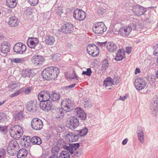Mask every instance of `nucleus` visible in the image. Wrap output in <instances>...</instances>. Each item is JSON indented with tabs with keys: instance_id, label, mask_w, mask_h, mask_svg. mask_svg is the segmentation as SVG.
Instances as JSON below:
<instances>
[{
	"instance_id": "obj_1",
	"label": "nucleus",
	"mask_w": 158,
	"mask_h": 158,
	"mask_svg": "<svg viewBox=\"0 0 158 158\" xmlns=\"http://www.w3.org/2000/svg\"><path fill=\"white\" fill-rule=\"evenodd\" d=\"M59 73L60 70L58 67L51 66L45 69L42 71V75L44 79L49 80L56 78Z\"/></svg>"
},
{
	"instance_id": "obj_2",
	"label": "nucleus",
	"mask_w": 158,
	"mask_h": 158,
	"mask_svg": "<svg viewBox=\"0 0 158 158\" xmlns=\"http://www.w3.org/2000/svg\"><path fill=\"white\" fill-rule=\"evenodd\" d=\"M68 145H64L63 146L64 149L69 151L71 154H74L77 157L81 156L82 152L79 148L80 146L79 143H71Z\"/></svg>"
},
{
	"instance_id": "obj_3",
	"label": "nucleus",
	"mask_w": 158,
	"mask_h": 158,
	"mask_svg": "<svg viewBox=\"0 0 158 158\" xmlns=\"http://www.w3.org/2000/svg\"><path fill=\"white\" fill-rule=\"evenodd\" d=\"M134 23H132L130 24L129 26H125L121 28L119 31V34L123 36L127 37L131 32L132 30H135L136 27L138 26V23H136L137 20H135Z\"/></svg>"
},
{
	"instance_id": "obj_4",
	"label": "nucleus",
	"mask_w": 158,
	"mask_h": 158,
	"mask_svg": "<svg viewBox=\"0 0 158 158\" xmlns=\"http://www.w3.org/2000/svg\"><path fill=\"white\" fill-rule=\"evenodd\" d=\"M19 148L17 141L15 139H11L8 143L7 151L10 155L13 156L17 154Z\"/></svg>"
},
{
	"instance_id": "obj_5",
	"label": "nucleus",
	"mask_w": 158,
	"mask_h": 158,
	"mask_svg": "<svg viewBox=\"0 0 158 158\" xmlns=\"http://www.w3.org/2000/svg\"><path fill=\"white\" fill-rule=\"evenodd\" d=\"M23 130L22 127L19 125H15L12 127L10 130L11 137L15 139H19L23 135Z\"/></svg>"
},
{
	"instance_id": "obj_6",
	"label": "nucleus",
	"mask_w": 158,
	"mask_h": 158,
	"mask_svg": "<svg viewBox=\"0 0 158 158\" xmlns=\"http://www.w3.org/2000/svg\"><path fill=\"white\" fill-rule=\"evenodd\" d=\"M92 29L93 32L96 34H102L106 31L107 28L103 22H100L94 23Z\"/></svg>"
},
{
	"instance_id": "obj_7",
	"label": "nucleus",
	"mask_w": 158,
	"mask_h": 158,
	"mask_svg": "<svg viewBox=\"0 0 158 158\" xmlns=\"http://www.w3.org/2000/svg\"><path fill=\"white\" fill-rule=\"evenodd\" d=\"M74 30V26L71 23H68L64 24L61 27L60 29H59L56 32L57 36L61 34V33L69 34L72 33Z\"/></svg>"
},
{
	"instance_id": "obj_8",
	"label": "nucleus",
	"mask_w": 158,
	"mask_h": 158,
	"mask_svg": "<svg viewBox=\"0 0 158 158\" xmlns=\"http://www.w3.org/2000/svg\"><path fill=\"white\" fill-rule=\"evenodd\" d=\"M78 119L75 116L71 117L69 118L67 122V127L71 129H74L79 125Z\"/></svg>"
},
{
	"instance_id": "obj_9",
	"label": "nucleus",
	"mask_w": 158,
	"mask_h": 158,
	"mask_svg": "<svg viewBox=\"0 0 158 158\" xmlns=\"http://www.w3.org/2000/svg\"><path fill=\"white\" fill-rule=\"evenodd\" d=\"M86 50L88 53L94 57L98 56L99 53L98 47L94 44L88 45L87 47Z\"/></svg>"
},
{
	"instance_id": "obj_10",
	"label": "nucleus",
	"mask_w": 158,
	"mask_h": 158,
	"mask_svg": "<svg viewBox=\"0 0 158 158\" xmlns=\"http://www.w3.org/2000/svg\"><path fill=\"white\" fill-rule=\"evenodd\" d=\"M61 103L62 106L67 111H69L72 110L74 106L73 102L68 98L63 100Z\"/></svg>"
},
{
	"instance_id": "obj_11",
	"label": "nucleus",
	"mask_w": 158,
	"mask_h": 158,
	"mask_svg": "<svg viewBox=\"0 0 158 158\" xmlns=\"http://www.w3.org/2000/svg\"><path fill=\"white\" fill-rule=\"evenodd\" d=\"M31 125L32 128L36 130H41L43 126L42 120L37 118L32 119L31 121Z\"/></svg>"
},
{
	"instance_id": "obj_12",
	"label": "nucleus",
	"mask_w": 158,
	"mask_h": 158,
	"mask_svg": "<svg viewBox=\"0 0 158 158\" xmlns=\"http://www.w3.org/2000/svg\"><path fill=\"white\" fill-rule=\"evenodd\" d=\"M147 11L146 8L139 5L134 6L132 7V11L136 15L140 16L144 15Z\"/></svg>"
},
{
	"instance_id": "obj_13",
	"label": "nucleus",
	"mask_w": 158,
	"mask_h": 158,
	"mask_svg": "<svg viewBox=\"0 0 158 158\" xmlns=\"http://www.w3.org/2000/svg\"><path fill=\"white\" fill-rule=\"evenodd\" d=\"M73 16L76 19L79 21L83 20L86 17L85 12L82 10L78 9L74 10Z\"/></svg>"
},
{
	"instance_id": "obj_14",
	"label": "nucleus",
	"mask_w": 158,
	"mask_h": 158,
	"mask_svg": "<svg viewBox=\"0 0 158 158\" xmlns=\"http://www.w3.org/2000/svg\"><path fill=\"white\" fill-rule=\"evenodd\" d=\"M38 98L40 102L50 100L51 98L50 94L47 91H42L39 94Z\"/></svg>"
},
{
	"instance_id": "obj_15",
	"label": "nucleus",
	"mask_w": 158,
	"mask_h": 158,
	"mask_svg": "<svg viewBox=\"0 0 158 158\" xmlns=\"http://www.w3.org/2000/svg\"><path fill=\"white\" fill-rule=\"evenodd\" d=\"M13 49L15 52L21 54L26 51L27 47L24 44L21 43H18L15 44Z\"/></svg>"
},
{
	"instance_id": "obj_16",
	"label": "nucleus",
	"mask_w": 158,
	"mask_h": 158,
	"mask_svg": "<svg viewBox=\"0 0 158 158\" xmlns=\"http://www.w3.org/2000/svg\"><path fill=\"white\" fill-rule=\"evenodd\" d=\"M64 111L62 108H54L52 109V112L57 120H60L63 118Z\"/></svg>"
},
{
	"instance_id": "obj_17",
	"label": "nucleus",
	"mask_w": 158,
	"mask_h": 158,
	"mask_svg": "<svg viewBox=\"0 0 158 158\" xmlns=\"http://www.w3.org/2000/svg\"><path fill=\"white\" fill-rule=\"evenodd\" d=\"M40 106L43 110L47 112L52 109V104L50 100L40 102Z\"/></svg>"
},
{
	"instance_id": "obj_18",
	"label": "nucleus",
	"mask_w": 158,
	"mask_h": 158,
	"mask_svg": "<svg viewBox=\"0 0 158 158\" xmlns=\"http://www.w3.org/2000/svg\"><path fill=\"white\" fill-rule=\"evenodd\" d=\"M145 81L140 77H138L135 80L134 85L135 88L140 90L143 89L146 86Z\"/></svg>"
},
{
	"instance_id": "obj_19",
	"label": "nucleus",
	"mask_w": 158,
	"mask_h": 158,
	"mask_svg": "<svg viewBox=\"0 0 158 158\" xmlns=\"http://www.w3.org/2000/svg\"><path fill=\"white\" fill-rule=\"evenodd\" d=\"M26 107L28 111L33 113L37 111L38 108V106L34 100H31L27 102Z\"/></svg>"
},
{
	"instance_id": "obj_20",
	"label": "nucleus",
	"mask_w": 158,
	"mask_h": 158,
	"mask_svg": "<svg viewBox=\"0 0 158 158\" xmlns=\"http://www.w3.org/2000/svg\"><path fill=\"white\" fill-rule=\"evenodd\" d=\"M88 131V129L86 127L79 130H76L75 131V135H74V140H77L79 137L83 136L86 135Z\"/></svg>"
},
{
	"instance_id": "obj_21",
	"label": "nucleus",
	"mask_w": 158,
	"mask_h": 158,
	"mask_svg": "<svg viewBox=\"0 0 158 158\" xmlns=\"http://www.w3.org/2000/svg\"><path fill=\"white\" fill-rule=\"evenodd\" d=\"M32 62L35 66L42 64L44 62V60L42 56L35 55L32 56L31 59Z\"/></svg>"
},
{
	"instance_id": "obj_22",
	"label": "nucleus",
	"mask_w": 158,
	"mask_h": 158,
	"mask_svg": "<svg viewBox=\"0 0 158 158\" xmlns=\"http://www.w3.org/2000/svg\"><path fill=\"white\" fill-rule=\"evenodd\" d=\"M10 44L7 42H4L2 43L1 53L2 55H6L9 52L10 49Z\"/></svg>"
},
{
	"instance_id": "obj_23",
	"label": "nucleus",
	"mask_w": 158,
	"mask_h": 158,
	"mask_svg": "<svg viewBox=\"0 0 158 158\" xmlns=\"http://www.w3.org/2000/svg\"><path fill=\"white\" fill-rule=\"evenodd\" d=\"M33 70L32 69H27L23 70L22 77L25 78H32L34 75Z\"/></svg>"
},
{
	"instance_id": "obj_24",
	"label": "nucleus",
	"mask_w": 158,
	"mask_h": 158,
	"mask_svg": "<svg viewBox=\"0 0 158 158\" xmlns=\"http://www.w3.org/2000/svg\"><path fill=\"white\" fill-rule=\"evenodd\" d=\"M38 43V40L36 38H29L27 41V44L28 46L32 48H35Z\"/></svg>"
},
{
	"instance_id": "obj_25",
	"label": "nucleus",
	"mask_w": 158,
	"mask_h": 158,
	"mask_svg": "<svg viewBox=\"0 0 158 158\" xmlns=\"http://www.w3.org/2000/svg\"><path fill=\"white\" fill-rule=\"evenodd\" d=\"M31 143V139L29 136L24 135L21 139V143L23 146L27 148L30 146Z\"/></svg>"
},
{
	"instance_id": "obj_26",
	"label": "nucleus",
	"mask_w": 158,
	"mask_h": 158,
	"mask_svg": "<svg viewBox=\"0 0 158 158\" xmlns=\"http://www.w3.org/2000/svg\"><path fill=\"white\" fill-rule=\"evenodd\" d=\"M8 23L10 27H16L18 25L19 20L16 16H11L9 18Z\"/></svg>"
},
{
	"instance_id": "obj_27",
	"label": "nucleus",
	"mask_w": 158,
	"mask_h": 158,
	"mask_svg": "<svg viewBox=\"0 0 158 158\" xmlns=\"http://www.w3.org/2000/svg\"><path fill=\"white\" fill-rule=\"evenodd\" d=\"M143 129V128L141 126H139L138 127L137 130L138 139L142 143L144 142V135Z\"/></svg>"
},
{
	"instance_id": "obj_28",
	"label": "nucleus",
	"mask_w": 158,
	"mask_h": 158,
	"mask_svg": "<svg viewBox=\"0 0 158 158\" xmlns=\"http://www.w3.org/2000/svg\"><path fill=\"white\" fill-rule=\"evenodd\" d=\"M25 117L22 111H16L13 115V119L15 121H21Z\"/></svg>"
},
{
	"instance_id": "obj_29",
	"label": "nucleus",
	"mask_w": 158,
	"mask_h": 158,
	"mask_svg": "<svg viewBox=\"0 0 158 158\" xmlns=\"http://www.w3.org/2000/svg\"><path fill=\"white\" fill-rule=\"evenodd\" d=\"M106 47L109 51L111 52L116 51L117 49V45L113 42H108L106 45Z\"/></svg>"
},
{
	"instance_id": "obj_30",
	"label": "nucleus",
	"mask_w": 158,
	"mask_h": 158,
	"mask_svg": "<svg viewBox=\"0 0 158 158\" xmlns=\"http://www.w3.org/2000/svg\"><path fill=\"white\" fill-rule=\"evenodd\" d=\"M151 113L153 116H156L158 114V104L156 105L155 103L154 104H152L150 107Z\"/></svg>"
},
{
	"instance_id": "obj_31",
	"label": "nucleus",
	"mask_w": 158,
	"mask_h": 158,
	"mask_svg": "<svg viewBox=\"0 0 158 158\" xmlns=\"http://www.w3.org/2000/svg\"><path fill=\"white\" fill-rule=\"evenodd\" d=\"M28 154V151L26 149H21L18 152L17 157L18 158H25Z\"/></svg>"
},
{
	"instance_id": "obj_32",
	"label": "nucleus",
	"mask_w": 158,
	"mask_h": 158,
	"mask_svg": "<svg viewBox=\"0 0 158 158\" xmlns=\"http://www.w3.org/2000/svg\"><path fill=\"white\" fill-rule=\"evenodd\" d=\"M55 41V37L52 35H47L45 39V42L46 44L48 45H52Z\"/></svg>"
},
{
	"instance_id": "obj_33",
	"label": "nucleus",
	"mask_w": 158,
	"mask_h": 158,
	"mask_svg": "<svg viewBox=\"0 0 158 158\" xmlns=\"http://www.w3.org/2000/svg\"><path fill=\"white\" fill-rule=\"evenodd\" d=\"M125 55L124 50L121 49H119L115 58V60L117 61L122 60L125 56Z\"/></svg>"
},
{
	"instance_id": "obj_34",
	"label": "nucleus",
	"mask_w": 158,
	"mask_h": 158,
	"mask_svg": "<svg viewBox=\"0 0 158 158\" xmlns=\"http://www.w3.org/2000/svg\"><path fill=\"white\" fill-rule=\"evenodd\" d=\"M60 151V148L57 146H54L52 148L51 151L52 155L48 158H59L58 153Z\"/></svg>"
},
{
	"instance_id": "obj_35",
	"label": "nucleus",
	"mask_w": 158,
	"mask_h": 158,
	"mask_svg": "<svg viewBox=\"0 0 158 158\" xmlns=\"http://www.w3.org/2000/svg\"><path fill=\"white\" fill-rule=\"evenodd\" d=\"M31 143L33 144L40 145L42 143L41 139L39 137L34 136L31 139Z\"/></svg>"
},
{
	"instance_id": "obj_36",
	"label": "nucleus",
	"mask_w": 158,
	"mask_h": 158,
	"mask_svg": "<svg viewBox=\"0 0 158 158\" xmlns=\"http://www.w3.org/2000/svg\"><path fill=\"white\" fill-rule=\"evenodd\" d=\"M60 97V94L59 93L52 92L51 94V98L52 101L55 102L59 101Z\"/></svg>"
},
{
	"instance_id": "obj_37",
	"label": "nucleus",
	"mask_w": 158,
	"mask_h": 158,
	"mask_svg": "<svg viewBox=\"0 0 158 158\" xmlns=\"http://www.w3.org/2000/svg\"><path fill=\"white\" fill-rule=\"evenodd\" d=\"M70 154L68 151H62L60 153L59 158H70Z\"/></svg>"
},
{
	"instance_id": "obj_38",
	"label": "nucleus",
	"mask_w": 158,
	"mask_h": 158,
	"mask_svg": "<svg viewBox=\"0 0 158 158\" xmlns=\"http://www.w3.org/2000/svg\"><path fill=\"white\" fill-rule=\"evenodd\" d=\"M75 135V132L73 134L72 133H68L65 136L66 139H69V140L70 141H76L77 140H74L75 139L74 138V135Z\"/></svg>"
},
{
	"instance_id": "obj_39",
	"label": "nucleus",
	"mask_w": 158,
	"mask_h": 158,
	"mask_svg": "<svg viewBox=\"0 0 158 158\" xmlns=\"http://www.w3.org/2000/svg\"><path fill=\"white\" fill-rule=\"evenodd\" d=\"M109 66V63L107 59L104 60L102 62L101 69L102 70H105L107 69Z\"/></svg>"
},
{
	"instance_id": "obj_40",
	"label": "nucleus",
	"mask_w": 158,
	"mask_h": 158,
	"mask_svg": "<svg viewBox=\"0 0 158 158\" xmlns=\"http://www.w3.org/2000/svg\"><path fill=\"white\" fill-rule=\"evenodd\" d=\"M18 85L15 82H12L9 85V89L10 91H13L15 90L17 86Z\"/></svg>"
},
{
	"instance_id": "obj_41",
	"label": "nucleus",
	"mask_w": 158,
	"mask_h": 158,
	"mask_svg": "<svg viewBox=\"0 0 158 158\" xmlns=\"http://www.w3.org/2000/svg\"><path fill=\"white\" fill-rule=\"evenodd\" d=\"M6 149L0 148V158H5L6 154Z\"/></svg>"
},
{
	"instance_id": "obj_42",
	"label": "nucleus",
	"mask_w": 158,
	"mask_h": 158,
	"mask_svg": "<svg viewBox=\"0 0 158 158\" xmlns=\"http://www.w3.org/2000/svg\"><path fill=\"white\" fill-rule=\"evenodd\" d=\"M26 61V59L25 58H17L12 59L11 61L15 63H23Z\"/></svg>"
},
{
	"instance_id": "obj_43",
	"label": "nucleus",
	"mask_w": 158,
	"mask_h": 158,
	"mask_svg": "<svg viewBox=\"0 0 158 158\" xmlns=\"http://www.w3.org/2000/svg\"><path fill=\"white\" fill-rule=\"evenodd\" d=\"M6 119V115L4 113L0 112V123H3Z\"/></svg>"
},
{
	"instance_id": "obj_44",
	"label": "nucleus",
	"mask_w": 158,
	"mask_h": 158,
	"mask_svg": "<svg viewBox=\"0 0 158 158\" xmlns=\"http://www.w3.org/2000/svg\"><path fill=\"white\" fill-rule=\"evenodd\" d=\"M92 72L91 68H89L87 69L86 71H83L82 74L86 75L88 76H90L91 75Z\"/></svg>"
},
{
	"instance_id": "obj_45",
	"label": "nucleus",
	"mask_w": 158,
	"mask_h": 158,
	"mask_svg": "<svg viewBox=\"0 0 158 158\" xmlns=\"http://www.w3.org/2000/svg\"><path fill=\"white\" fill-rule=\"evenodd\" d=\"M84 105L86 107H90L91 106L90 103L89 101V99L85 98L83 99Z\"/></svg>"
},
{
	"instance_id": "obj_46",
	"label": "nucleus",
	"mask_w": 158,
	"mask_h": 158,
	"mask_svg": "<svg viewBox=\"0 0 158 158\" xmlns=\"http://www.w3.org/2000/svg\"><path fill=\"white\" fill-rule=\"evenodd\" d=\"M104 82L106 83V86H107L110 83H111V85H113V80L110 77H107L104 81Z\"/></svg>"
},
{
	"instance_id": "obj_47",
	"label": "nucleus",
	"mask_w": 158,
	"mask_h": 158,
	"mask_svg": "<svg viewBox=\"0 0 158 158\" xmlns=\"http://www.w3.org/2000/svg\"><path fill=\"white\" fill-rule=\"evenodd\" d=\"M24 91V89L23 88H21L19 89L18 91L16 92H15L13 94H11V97H14L15 96H17L18 95L22 94L23 91Z\"/></svg>"
},
{
	"instance_id": "obj_48",
	"label": "nucleus",
	"mask_w": 158,
	"mask_h": 158,
	"mask_svg": "<svg viewBox=\"0 0 158 158\" xmlns=\"http://www.w3.org/2000/svg\"><path fill=\"white\" fill-rule=\"evenodd\" d=\"M84 110L81 108L78 107L75 110V113L76 114V116L77 117L80 116V114H82V111Z\"/></svg>"
},
{
	"instance_id": "obj_49",
	"label": "nucleus",
	"mask_w": 158,
	"mask_h": 158,
	"mask_svg": "<svg viewBox=\"0 0 158 158\" xmlns=\"http://www.w3.org/2000/svg\"><path fill=\"white\" fill-rule=\"evenodd\" d=\"M153 54L154 55L158 56V44L155 45L153 47Z\"/></svg>"
},
{
	"instance_id": "obj_50",
	"label": "nucleus",
	"mask_w": 158,
	"mask_h": 158,
	"mask_svg": "<svg viewBox=\"0 0 158 158\" xmlns=\"http://www.w3.org/2000/svg\"><path fill=\"white\" fill-rule=\"evenodd\" d=\"M82 113L80 114V116H78L79 118H80L82 120H85L86 118V114L85 113L84 110H83Z\"/></svg>"
},
{
	"instance_id": "obj_51",
	"label": "nucleus",
	"mask_w": 158,
	"mask_h": 158,
	"mask_svg": "<svg viewBox=\"0 0 158 158\" xmlns=\"http://www.w3.org/2000/svg\"><path fill=\"white\" fill-rule=\"evenodd\" d=\"M76 85V84H73L69 85L64 87L63 88L64 89H65L66 90L72 89V88H74V87H75Z\"/></svg>"
},
{
	"instance_id": "obj_52",
	"label": "nucleus",
	"mask_w": 158,
	"mask_h": 158,
	"mask_svg": "<svg viewBox=\"0 0 158 158\" xmlns=\"http://www.w3.org/2000/svg\"><path fill=\"white\" fill-rule=\"evenodd\" d=\"M8 5H9V7L10 8H12L15 7L17 5L16 0H15L14 1L8 4Z\"/></svg>"
},
{
	"instance_id": "obj_53",
	"label": "nucleus",
	"mask_w": 158,
	"mask_h": 158,
	"mask_svg": "<svg viewBox=\"0 0 158 158\" xmlns=\"http://www.w3.org/2000/svg\"><path fill=\"white\" fill-rule=\"evenodd\" d=\"M107 43L106 42L101 43L100 42H97V45L101 48H102L103 47H105L106 44H107Z\"/></svg>"
},
{
	"instance_id": "obj_54",
	"label": "nucleus",
	"mask_w": 158,
	"mask_h": 158,
	"mask_svg": "<svg viewBox=\"0 0 158 158\" xmlns=\"http://www.w3.org/2000/svg\"><path fill=\"white\" fill-rule=\"evenodd\" d=\"M32 89V87H27L24 90V92L26 94H28L31 93Z\"/></svg>"
},
{
	"instance_id": "obj_55",
	"label": "nucleus",
	"mask_w": 158,
	"mask_h": 158,
	"mask_svg": "<svg viewBox=\"0 0 158 158\" xmlns=\"http://www.w3.org/2000/svg\"><path fill=\"white\" fill-rule=\"evenodd\" d=\"M28 2L31 6H34L38 3V0H30Z\"/></svg>"
},
{
	"instance_id": "obj_56",
	"label": "nucleus",
	"mask_w": 158,
	"mask_h": 158,
	"mask_svg": "<svg viewBox=\"0 0 158 158\" xmlns=\"http://www.w3.org/2000/svg\"><path fill=\"white\" fill-rule=\"evenodd\" d=\"M56 12L58 14H60L63 13V9L61 7H59L56 10Z\"/></svg>"
},
{
	"instance_id": "obj_57",
	"label": "nucleus",
	"mask_w": 158,
	"mask_h": 158,
	"mask_svg": "<svg viewBox=\"0 0 158 158\" xmlns=\"http://www.w3.org/2000/svg\"><path fill=\"white\" fill-rule=\"evenodd\" d=\"M33 10L32 9L28 8L26 10V13L29 15H30L32 13Z\"/></svg>"
},
{
	"instance_id": "obj_58",
	"label": "nucleus",
	"mask_w": 158,
	"mask_h": 158,
	"mask_svg": "<svg viewBox=\"0 0 158 158\" xmlns=\"http://www.w3.org/2000/svg\"><path fill=\"white\" fill-rule=\"evenodd\" d=\"M105 10L102 8L101 7H100L97 10V12L98 14H102L104 12Z\"/></svg>"
},
{
	"instance_id": "obj_59",
	"label": "nucleus",
	"mask_w": 158,
	"mask_h": 158,
	"mask_svg": "<svg viewBox=\"0 0 158 158\" xmlns=\"http://www.w3.org/2000/svg\"><path fill=\"white\" fill-rule=\"evenodd\" d=\"M7 128L6 126H0V131L2 132H4L7 130Z\"/></svg>"
},
{
	"instance_id": "obj_60",
	"label": "nucleus",
	"mask_w": 158,
	"mask_h": 158,
	"mask_svg": "<svg viewBox=\"0 0 158 158\" xmlns=\"http://www.w3.org/2000/svg\"><path fill=\"white\" fill-rule=\"evenodd\" d=\"M132 48L131 47H127L126 48V52L129 54L131 51Z\"/></svg>"
},
{
	"instance_id": "obj_61",
	"label": "nucleus",
	"mask_w": 158,
	"mask_h": 158,
	"mask_svg": "<svg viewBox=\"0 0 158 158\" xmlns=\"http://www.w3.org/2000/svg\"><path fill=\"white\" fill-rule=\"evenodd\" d=\"M60 55V54L57 53H56V54H54L53 55V58L54 59V60L56 59V60H58L59 58L56 59V57L57 56H59L60 57V56L59 55Z\"/></svg>"
},
{
	"instance_id": "obj_62",
	"label": "nucleus",
	"mask_w": 158,
	"mask_h": 158,
	"mask_svg": "<svg viewBox=\"0 0 158 158\" xmlns=\"http://www.w3.org/2000/svg\"><path fill=\"white\" fill-rule=\"evenodd\" d=\"M128 140V139L127 138H125L124 139L122 142V143L123 145H125L127 143V141Z\"/></svg>"
},
{
	"instance_id": "obj_63",
	"label": "nucleus",
	"mask_w": 158,
	"mask_h": 158,
	"mask_svg": "<svg viewBox=\"0 0 158 158\" xmlns=\"http://www.w3.org/2000/svg\"><path fill=\"white\" fill-rule=\"evenodd\" d=\"M126 94L123 97L120 96L119 98V99L122 101L125 100L126 99V98H127V96H126Z\"/></svg>"
},
{
	"instance_id": "obj_64",
	"label": "nucleus",
	"mask_w": 158,
	"mask_h": 158,
	"mask_svg": "<svg viewBox=\"0 0 158 158\" xmlns=\"http://www.w3.org/2000/svg\"><path fill=\"white\" fill-rule=\"evenodd\" d=\"M140 72L139 69L138 68H136L135 70V74H137L138 73H139Z\"/></svg>"
}]
</instances>
